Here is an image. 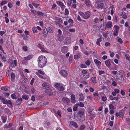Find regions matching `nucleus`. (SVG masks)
Masks as SVG:
<instances>
[{"label": "nucleus", "instance_id": "f257e3e1", "mask_svg": "<svg viewBox=\"0 0 130 130\" xmlns=\"http://www.w3.org/2000/svg\"><path fill=\"white\" fill-rule=\"evenodd\" d=\"M39 67L41 68H43L47 63V59L44 56L41 55L38 58L37 60Z\"/></svg>", "mask_w": 130, "mask_h": 130}, {"label": "nucleus", "instance_id": "f03ea898", "mask_svg": "<svg viewBox=\"0 0 130 130\" xmlns=\"http://www.w3.org/2000/svg\"><path fill=\"white\" fill-rule=\"evenodd\" d=\"M54 87L60 91H63L66 89L65 85L62 83H56L55 84Z\"/></svg>", "mask_w": 130, "mask_h": 130}, {"label": "nucleus", "instance_id": "7ed1b4c3", "mask_svg": "<svg viewBox=\"0 0 130 130\" xmlns=\"http://www.w3.org/2000/svg\"><path fill=\"white\" fill-rule=\"evenodd\" d=\"M77 119L81 121H83L85 120V118L84 112L82 111H80L77 117Z\"/></svg>", "mask_w": 130, "mask_h": 130}, {"label": "nucleus", "instance_id": "20e7f679", "mask_svg": "<svg viewBox=\"0 0 130 130\" xmlns=\"http://www.w3.org/2000/svg\"><path fill=\"white\" fill-rule=\"evenodd\" d=\"M104 0H97L96 2L98 5L96 8L98 9L100 8L101 9L103 8V2Z\"/></svg>", "mask_w": 130, "mask_h": 130}, {"label": "nucleus", "instance_id": "39448f33", "mask_svg": "<svg viewBox=\"0 0 130 130\" xmlns=\"http://www.w3.org/2000/svg\"><path fill=\"white\" fill-rule=\"evenodd\" d=\"M9 62L10 64V68H11L14 67V64L15 66H17V63L16 59L14 61L12 59H10L9 60Z\"/></svg>", "mask_w": 130, "mask_h": 130}, {"label": "nucleus", "instance_id": "423d86ee", "mask_svg": "<svg viewBox=\"0 0 130 130\" xmlns=\"http://www.w3.org/2000/svg\"><path fill=\"white\" fill-rule=\"evenodd\" d=\"M36 74L41 79H44V77L42 75H40V74L42 75L45 74V73L42 71L40 70H38V72L36 73Z\"/></svg>", "mask_w": 130, "mask_h": 130}, {"label": "nucleus", "instance_id": "0eeeda50", "mask_svg": "<svg viewBox=\"0 0 130 130\" xmlns=\"http://www.w3.org/2000/svg\"><path fill=\"white\" fill-rule=\"evenodd\" d=\"M119 27L118 26L115 25L113 27V30H114L113 35L114 36H117L118 34L119 31Z\"/></svg>", "mask_w": 130, "mask_h": 130}, {"label": "nucleus", "instance_id": "6e6552de", "mask_svg": "<svg viewBox=\"0 0 130 130\" xmlns=\"http://www.w3.org/2000/svg\"><path fill=\"white\" fill-rule=\"evenodd\" d=\"M117 103H116L114 101H112L110 103L109 105V108L111 109H115L114 106H116Z\"/></svg>", "mask_w": 130, "mask_h": 130}, {"label": "nucleus", "instance_id": "1a4fd4ad", "mask_svg": "<svg viewBox=\"0 0 130 130\" xmlns=\"http://www.w3.org/2000/svg\"><path fill=\"white\" fill-rule=\"evenodd\" d=\"M45 92L48 95H50L53 94L52 92L51 89L50 88L49 86L48 88H45Z\"/></svg>", "mask_w": 130, "mask_h": 130}, {"label": "nucleus", "instance_id": "9d476101", "mask_svg": "<svg viewBox=\"0 0 130 130\" xmlns=\"http://www.w3.org/2000/svg\"><path fill=\"white\" fill-rule=\"evenodd\" d=\"M60 73L61 75L64 77L67 76L68 75L67 71L64 70H61L60 71Z\"/></svg>", "mask_w": 130, "mask_h": 130}, {"label": "nucleus", "instance_id": "9b49d317", "mask_svg": "<svg viewBox=\"0 0 130 130\" xmlns=\"http://www.w3.org/2000/svg\"><path fill=\"white\" fill-rule=\"evenodd\" d=\"M90 12L88 11H87L84 14V19H88L90 17Z\"/></svg>", "mask_w": 130, "mask_h": 130}, {"label": "nucleus", "instance_id": "f8f14e48", "mask_svg": "<svg viewBox=\"0 0 130 130\" xmlns=\"http://www.w3.org/2000/svg\"><path fill=\"white\" fill-rule=\"evenodd\" d=\"M63 102L66 104H68L70 103L69 99L68 98L63 97L62 99Z\"/></svg>", "mask_w": 130, "mask_h": 130}, {"label": "nucleus", "instance_id": "ddd939ff", "mask_svg": "<svg viewBox=\"0 0 130 130\" xmlns=\"http://www.w3.org/2000/svg\"><path fill=\"white\" fill-rule=\"evenodd\" d=\"M71 102L72 103H75L76 102L75 100V96L73 94H72L71 95Z\"/></svg>", "mask_w": 130, "mask_h": 130}, {"label": "nucleus", "instance_id": "4468645a", "mask_svg": "<svg viewBox=\"0 0 130 130\" xmlns=\"http://www.w3.org/2000/svg\"><path fill=\"white\" fill-rule=\"evenodd\" d=\"M46 30L47 31V32H48L50 34L53 33L54 31L53 29L51 26H49L48 27L47 29H46Z\"/></svg>", "mask_w": 130, "mask_h": 130}, {"label": "nucleus", "instance_id": "2eb2a0df", "mask_svg": "<svg viewBox=\"0 0 130 130\" xmlns=\"http://www.w3.org/2000/svg\"><path fill=\"white\" fill-rule=\"evenodd\" d=\"M111 60L110 59L106 60L105 61V64L106 66L108 67V68L110 66L111 63L110 61H111Z\"/></svg>", "mask_w": 130, "mask_h": 130}, {"label": "nucleus", "instance_id": "dca6fc26", "mask_svg": "<svg viewBox=\"0 0 130 130\" xmlns=\"http://www.w3.org/2000/svg\"><path fill=\"white\" fill-rule=\"evenodd\" d=\"M85 3L87 6L90 7L91 5V3L90 0H85Z\"/></svg>", "mask_w": 130, "mask_h": 130}, {"label": "nucleus", "instance_id": "f3484780", "mask_svg": "<svg viewBox=\"0 0 130 130\" xmlns=\"http://www.w3.org/2000/svg\"><path fill=\"white\" fill-rule=\"evenodd\" d=\"M57 37L58 40L60 42L62 41L63 40L64 37L63 35H57Z\"/></svg>", "mask_w": 130, "mask_h": 130}, {"label": "nucleus", "instance_id": "a211bd4d", "mask_svg": "<svg viewBox=\"0 0 130 130\" xmlns=\"http://www.w3.org/2000/svg\"><path fill=\"white\" fill-rule=\"evenodd\" d=\"M70 126H73L75 128H77L78 127L77 124L73 121H71L70 123Z\"/></svg>", "mask_w": 130, "mask_h": 130}, {"label": "nucleus", "instance_id": "6ab92c4d", "mask_svg": "<svg viewBox=\"0 0 130 130\" xmlns=\"http://www.w3.org/2000/svg\"><path fill=\"white\" fill-rule=\"evenodd\" d=\"M79 101H83L84 100L85 98L83 94L82 93H80L79 94Z\"/></svg>", "mask_w": 130, "mask_h": 130}, {"label": "nucleus", "instance_id": "aec40b11", "mask_svg": "<svg viewBox=\"0 0 130 130\" xmlns=\"http://www.w3.org/2000/svg\"><path fill=\"white\" fill-rule=\"evenodd\" d=\"M103 20V19H100L98 18H95L94 19V21L95 23H99L101 22Z\"/></svg>", "mask_w": 130, "mask_h": 130}, {"label": "nucleus", "instance_id": "412c9836", "mask_svg": "<svg viewBox=\"0 0 130 130\" xmlns=\"http://www.w3.org/2000/svg\"><path fill=\"white\" fill-rule=\"evenodd\" d=\"M0 99H1L4 104H7V100L5 99L4 98H2V97L1 96H0Z\"/></svg>", "mask_w": 130, "mask_h": 130}, {"label": "nucleus", "instance_id": "4be33fe9", "mask_svg": "<svg viewBox=\"0 0 130 130\" xmlns=\"http://www.w3.org/2000/svg\"><path fill=\"white\" fill-rule=\"evenodd\" d=\"M94 61L97 66H100L101 65V62L96 59H94Z\"/></svg>", "mask_w": 130, "mask_h": 130}, {"label": "nucleus", "instance_id": "5701e85b", "mask_svg": "<svg viewBox=\"0 0 130 130\" xmlns=\"http://www.w3.org/2000/svg\"><path fill=\"white\" fill-rule=\"evenodd\" d=\"M124 110L123 109L120 110L119 114V117L121 118H123L124 116Z\"/></svg>", "mask_w": 130, "mask_h": 130}, {"label": "nucleus", "instance_id": "b1692460", "mask_svg": "<svg viewBox=\"0 0 130 130\" xmlns=\"http://www.w3.org/2000/svg\"><path fill=\"white\" fill-rule=\"evenodd\" d=\"M90 81L93 83H96V78L95 77L93 76L90 78Z\"/></svg>", "mask_w": 130, "mask_h": 130}, {"label": "nucleus", "instance_id": "393cba45", "mask_svg": "<svg viewBox=\"0 0 130 130\" xmlns=\"http://www.w3.org/2000/svg\"><path fill=\"white\" fill-rule=\"evenodd\" d=\"M62 52L64 53H66L68 51V48L66 46H64L62 47L61 49Z\"/></svg>", "mask_w": 130, "mask_h": 130}, {"label": "nucleus", "instance_id": "a878e982", "mask_svg": "<svg viewBox=\"0 0 130 130\" xmlns=\"http://www.w3.org/2000/svg\"><path fill=\"white\" fill-rule=\"evenodd\" d=\"M106 26L108 28H110L112 26V23L110 21L108 22L106 24Z\"/></svg>", "mask_w": 130, "mask_h": 130}, {"label": "nucleus", "instance_id": "bb28decb", "mask_svg": "<svg viewBox=\"0 0 130 130\" xmlns=\"http://www.w3.org/2000/svg\"><path fill=\"white\" fill-rule=\"evenodd\" d=\"M33 55H29L27 57H24V59L26 60H29L31 59Z\"/></svg>", "mask_w": 130, "mask_h": 130}, {"label": "nucleus", "instance_id": "cd10ccee", "mask_svg": "<svg viewBox=\"0 0 130 130\" xmlns=\"http://www.w3.org/2000/svg\"><path fill=\"white\" fill-rule=\"evenodd\" d=\"M42 86L45 89L48 88L49 86L47 85V83L44 82L42 84Z\"/></svg>", "mask_w": 130, "mask_h": 130}, {"label": "nucleus", "instance_id": "c85d7f7f", "mask_svg": "<svg viewBox=\"0 0 130 130\" xmlns=\"http://www.w3.org/2000/svg\"><path fill=\"white\" fill-rule=\"evenodd\" d=\"M72 3V0H68L67 3V4L68 7H70Z\"/></svg>", "mask_w": 130, "mask_h": 130}, {"label": "nucleus", "instance_id": "c756f323", "mask_svg": "<svg viewBox=\"0 0 130 130\" xmlns=\"http://www.w3.org/2000/svg\"><path fill=\"white\" fill-rule=\"evenodd\" d=\"M11 80L12 82L14 81L15 78V75L12 72L11 74Z\"/></svg>", "mask_w": 130, "mask_h": 130}, {"label": "nucleus", "instance_id": "7c9ffc66", "mask_svg": "<svg viewBox=\"0 0 130 130\" xmlns=\"http://www.w3.org/2000/svg\"><path fill=\"white\" fill-rule=\"evenodd\" d=\"M66 43L68 44L70 43L71 41V39L69 37H67L65 40Z\"/></svg>", "mask_w": 130, "mask_h": 130}, {"label": "nucleus", "instance_id": "2f4dec72", "mask_svg": "<svg viewBox=\"0 0 130 130\" xmlns=\"http://www.w3.org/2000/svg\"><path fill=\"white\" fill-rule=\"evenodd\" d=\"M1 118L2 121V122L3 123H5L6 122L7 119L6 116H2L1 117Z\"/></svg>", "mask_w": 130, "mask_h": 130}, {"label": "nucleus", "instance_id": "473e14b6", "mask_svg": "<svg viewBox=\"0 0 130 130\" xmlns=\"http://www.w3.org/2000/svg\"><path fill=\"white\" fill-rule=\"evenodd\" d=\"M81 55L79 54H77L74 56V59H77L80 57Z\"/></svg>", "mask_w": 130, "mask_h": 130}, {"label": "nucleus", "instance_id": "72a5a7b5", "mask_svg": "<svg viewBox=\"0 0 130 130\" xmlns=\"http://www.w3.org/2000/svg\"><path fill=\"white\" fill-rule=\"evenodd\" d=\"M83 77L86 79H88L90 77V74L89 73H87L85 74H83Z\"/></svg>", "mask_w": 130, "mask_h": 130}, {"label": "nucleus", "instance_id": "f704fd0d", "mask_svg": "<svg viewBox=\"0 0 130 130\" xmlns=\"http://www.w3.org/2000/svg\"><path fill=\"white\" fill-rule=\"evenodd\" d=\"M46 32V30L45 29H44L43 31V35L44 37H46L48 34L47 32Z\"/></svg>", "mask_w": 130, "mask_h": 130}, {"label": "nucleus", "instance_id": "c9c22d12", "mask_svg": "<svg viewBox=\"0 0 130 130\" xmlns=\"http://www.w3.org/2000/svg\"><path fill=\"white\" fill-rule=\"evenodd\" d=\"M102 41V39L99 38L97 40L96 42V44L98 46H100V43Z\"/></svg>", "mask_w": 130, "mask_h": 130}, {"label": "nucleus", "instance_id": "e433bc0d", "mask_svg": "<svg viewBox=\"0 0 130 130\" xmlns=\"http://www.w3.org/2000/svg\"><path fill=\"white\" fill-rule=\"evenodd\" d=\"M78 105V103H77L74 105L73 108V110L74 111H77Z\"/></svg>", "mask_w": 130, "mask_h": 130}, {"label": "nucleus", "instance_id": "4c0bfd02", "mask_svg": "<svg viewBox=\"0 0 130 130\" xmlns=\"http://www.w3.org/2000/svg\"><path fill=\"white\" fill-rule=\"evenodd\" d=\"M22 98L23 99L27 100L28 99L29 96L28 95H27L24 94L23 95Z\"/></svg>", "mask_w": 130, "mask_h": 130}, {"label": "nucleus", "instance_id": "58836bf2", "mask_svg": "<svg viewBox=\"0 0 130 130\" xmlns=\"http://www.w3.org/2000/svg\"><path fill=\"white\" fill-rule=\"evenodd\" d=\"M117 42H118L120 44L122 43L123 42V41L120 38H117Z\"/></svg>", "mask_w": 130, "mask_h": 130}, {"label": "nucleus", "instance_id": "ea45409f", "mask_svg": "<svg viewBox=\"0 0 130 130\" xmlns=\"http://www.w3.org/2000/svg\"><path fill=\"white\" fill-rule=\"evenodd\" d=\"M121 15L122 16L123 18V19H126L127 18V16L126 14V13L125 12H122Z\"/></svg>", "mask_w": 130, "mask_h": 130}, {"label": "nucleus", "instance_id": "a19ab883", "mask_svg": "<svg viewBox=\"0 0 130 130\" xmlns=\"http://www.w3.org/2000/svg\"><path fill=\"white\" fill-rule=\"evenodd\" d=\"M55 19L57 21L59 22L60 23L62 21L61 19L59 18L56 17H55Z\"/></svg>", "mask_w": 130, "mask_h": 130}, {"label": "nucleus", "instance_id": "79ce46f5", "mask_svg": "<svg viewBox=\"0 0 130 130\" xmlns=\"http://www.w3.org/2000/svg\"><path fill=\"white\" fill-rule=\"evenodd\" d=\"M130 109V106L128 105H126L124 108L123 110L125 111L128 110Z\"/></svg>", "mask_w": 130, "mask_h": 130}, {"label": "nucleus", "instance_id": "37998d69", "mask_svg": "<svg viewBox=\"0 0 130 130\" xmlns=\"http://www.w3.org/2000/svg\"><path fill=\"white\" fill-rule=\"evenodd\" d=\"M57 3L58 4H59L61 8H62L64 6V5L61 2L57 1Z\"/></svg>", "mask_w": 130, "mask_h": 130}, {"label": "nucleus", "instance_id": "c03bdc74", "mask_svg": "<svg viewBox=\"0 0 130 130\" xmlns=\"http://www.w3.org/2000/svg\"><path fill=\"white\" fill-rule=\"evenodd\" d=\"M100 28V29L103 31H104L106 29V27L104 25H101Z\"/></svg>", "mask_w": 130, "mask_h": 130}, {"label": "nucleus", "instance_id": "a18cd8bd", "mask_svg": "<svg viewBox=\"0 0 130 130\" xmlns=\"http://www.w3.org/2000/svg\"><path fill=\"white\" fill-rule=\"evenodd\" d=\"M85 64L88 66H89L91 63V62L90 60L88 59L85 62Z\"/></svg>", "mask_w": 130, "mask_h": 130}, {"label": "nucleus", "instance_id": "49530a36", "mask_svg": "<svg viewBox=\"0 0 130 130\" xmlns=\"http://www.w3.org/2000/svg\"><path fill=\"white\" fill-rule=\"evenodd\" d=\"M22 100V99L21 98H20L18 99L16 101L17 102H19V103L18 104H20Z\"/></svg>", "mask_w": 130, "mask_h": 130}, {"label": "nucleus", "instance_id": "de8ad7c7", "mask_svg": "<svg viewBox=\"0 0 130 130\" xmlns=\"http://www.w3.org/2000/svg\"><path fill=\"white\" fill-rule=\"evenodd\" d=\"M7 3V2L5 1H2L1 3V5L3 6L4 5L6 4Z\"/></svg>", "mask_w": 130, "mask_h": 130}, {"label": "nucleus", "instance_id": "09e8293b", "mask_svg": "<svg viewBox=\"0 0 130 130\" xmlns=\"http://www.w3.org/2000/svg\"><path fill=\"white\" fill-rule=\"evenodd\" d=\"M32 30L34 33L38 32L37 30L35 27H33L32 28Z\"/></svg>", "mask_w": 130, "mask_h": 130}, {"label": "nucleus", "instance_id": "8fccbe9b", "mask_svg": "<svg viewBox=\"0 0 130 130\" xmlns=\"http://www.w3.org/2000/svg\"><path fill=\"white\" fill-rule=\"evenodd\" d=\"M0 56L2 57V59L3 61L5 62L6 61V57L4 56L2 57V54H0Z\"/></svg>", "mask_w": 130, "mask_h": 130}, {"label": "nucleus", "instance_id": "3c124183", "mask_svg": "<svg viewBox=\"0 0 130 130\" xmlns=\"http://www.w3.org/2000/svg\"><path fill=\"white\" fill-rule=\"evenodd\" d=\"M11 97L13 99H17L16 96L15 94H11Z\"/></svg>", "mask_w": 130, "mask_h": 130}, {"label": "nucleus", "instance_id": "603ef678", "mask_svg": "<svg viewBox=\"0 0 130 130\" xmlns=\"http://www.w3.org/2000/svg\"><path fill=\"white\" fill-rule=\"evenodd\" d=\"M9 104L11 106H12V103L11 101L9 100H7V104Z\"/></svg>", "mask_w": 130, "mask_h": 130}, {"label": "nucleus", "instance_id": "864d4df0", "mask_svg": "<svg viewBox=\"0 0 130 130\" xmlns=\"http://www.w3.org/2000/svg\"><path fill=\"white\" fill-rule=\"evenodd\" d=\"M8 89V87L7 86L3 87L1 89L2 90L7 91Z\"/></svg>", "mask_w": 130, "mask_h": 130}, {"label": "nucleus", "instance_id": "5fc2aeb1", "mask_svg": "<svg viewBox=\"0 0 130 130\" xmlns=\"http://www.w3.org/2000/svg\"><path fill=\"white\" fill-rule=\"evenodd\" d=\"M120 77H121V79H118L117 80H120V82H123L124 80V77L123 75H122Z\"/></svg>", "mask_w": 130, "mask_h": 130}, {"label": "nucleus", "instance_id": "6e6d98bb", "mask_svg": "<svg viewBox=\"0 0 130 130\" xmlns=\"http://www.w3.org/2000/svg\"><path fill=\"white\" fill-rule=\"evenodd\" d=\"M87 100L88 101H89V100H91V99L92 98L91 95H89L88 96H87Z\"/></svg>", "mask_w": 130, "mask_h": 130}, {"label": "nucleus", "instance_id": "4d7b16f0", "mask_svg": "<svg viewBox=\"0 0 130 130\" xmlns=\"http://www.w3.org/2000/svg\"><path fill=\"white\" fill-rule=\"evenodd\" d=\"M79 14L84 19V13L82 12H79Z\"/></svg>", "mask_w": 130, "mask_h": 130}, {"label": "nucleus", "instance_id": "13d9d810", "mask_svg": "<svg viewBox=\"0 0 130 130\" xmlns=\"http://www.w3.org/2000/svg\"><path fill=\"white\" fill-rule=\"evenodd\" d=\"M98 72L99 73V74L100 75L102 74L105 73V72L103 71L99 70Z\"/></svg>", "mask_w": 130, "mask_h": 130}, {"label": "nucleus", "instance_id": "bf43d9fd", "mask_svg": "<svg viewBox=\"0 0 130 130\" xmlns=\"http://www.w3.org/2000/svg\"><path fill=\"white\" fill-rule=\"evenodd\" d=\"M32 4L33 6H34L36 8L37 7H38L39 6V4H36L35 3H32Z\"/></svg>", "mask_w": 130, "mask_h": 130}, {"label": "nucleus", "instance_id": "052dcab7", "mask_svg": "<svg viewBox=\"0 0 130 130\" xmlns=\"http://www.w3.org/2000/svg\"><path fill=\"white\" fill-rule=\"evenodd\" d=\"M27 47L26 46H24L23 47V49L25 51H27Z\"/></svg>", "mask_w": 130, "mask_h": 130}, {"label": "nucleus", "instance_id": "680f3d73", "mask_svg": "<svg viewBox=\"0 0 130 130\" xmlns=\"http://www.w3.org/2000/svg\"><path fill=\"white\" fill-rule=\"evenodd\" d=\"M102 100L103 101L105 102L107 100V99L106 96H102Z\"/></svg>", "mask_w": 130, "mask_h": 130}, {"label": "nucleus", "instance_id": "e2e57ef3", "mask_svg": "<svg viewBox=\"0 0 130 130\" xmlns=\"http://www.w3.org/2000/svg\"><path fill=\"white\" fill-rule=\"evenodd\" d=\"M57 114L60 117H61V111L60 110H58L57 111Z\"/></svg>", "mask_w": 130, "mask_h": 130}, {"label": "nucleus", "instance_id": "0e129e2a", "mask_svg": "<svg viewBox=\"0 0 130 130\" xmlns=\"http://www.w3.org/2000/svg\"><path fill=\"white\" fill-rule=\"evenodd\" d=\"M78 104L79 105L78 106H79L81 107H83L84 106V104L81 102H80Z\"/></svg>", "mask_w": 130, "mask_h": 130}, {"label": "nucleus", "instance_id": "69168bd1", "mask_svg": "<svg viewBox=\"0 0 130 130\" xmlns=\"http://www.w3.org/2000/svg\"><path fill=\"white\" fill-rule=\"evenodd\" d=\"M57 6L55 4H53L52 6V8L53 9H56V7Z\"/></svg>", "mask_w": 130, "mask_h": 130}, {"label": "nucleus", "instance_id": "338daca9", "mask_svg": "<svg viewBox=\"0 0 130 130\" xmlns=\"http://www.w3.org/2000/svg\"><path fill=\"white\" fill-rule=\"evenodd\" d=\"M65 14L66 15H68L69 14V11L67 9H65L64 10Z\"/></svg>", "mask_w": 130, "mask_h": 130}, {"label": "nucleus", "instance_id": "774afa93", "mask_svg": "<svg viewBox=\"0 0 130 130\" xmlns=\"http://www.w3.org/2000/svg\"><path fill=\"white\" fill-rule=\"evenodd\" d=\"M76 7V4L73 3L71 6V7L75 9Z\"/></svg>", "mask_w": 130, "mask_h": 130}]
</instances>
